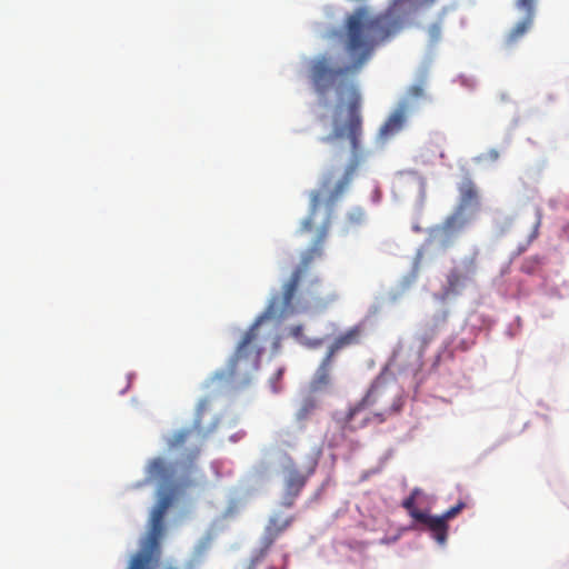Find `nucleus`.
Masks as SVG:
<instances>
[{
	"label": "nucleus",
	"instance_id": "6ab92c4d",
	"mask_svg": "<svg viewBox=\"0 0 569 569\" xmlns=\"http://www.w3.org/2000/svg\"><path fill=\"white\" fill-rule=\"evenodd\" d=\"M346 221L349 227H359L366 221V212L362 208H352L346 216Z\"/></svg>",
	"mask_w": 569,
	"mask_h": 569
},
{
	"label": "nucleus",
	"instance_id": "2eb2a0df",
	"mask_svg": "<svg viewBox=\"0 0 569 569\" xmlns=\"http://www.w3.org/2000/svg\"><path fill=\"white\" fill-rule=\"evenodd\" d=\"M321 281L320 279H315L310 282L307 291L310 295L311 300L317 307H326L327 305L333 302L337 299V295L335 292L327 293L325 296H320L318 292V288H320Z\"/></svg>",
	"mask_w": 569,
	"mask_h": 569
},
{
	"label": "nucleus",
	"instance_id": "6e6552de",
	"mask_svg": "<svg viewBox=\"0 0 569 569\" xmlns=\"http://www.w3.org/2000/svg\"><path fill=\"white\" fill-rule=\"evenodd\" d=\"M476 260L470 258L465 260L461 267L451 269L447 276L445 293L447 296L459 295L466 288L467 283L471 281L473 274L476 273Z\"/></svg>",
	"mask_w": 569,
	"mask_h": 569
},
{
	"label": "nucleus",
	"instance_id": "20e7f679",
	"mask_svg": "<svg viewBox=\"0 0 569 569\" xmlns=\"http://www.w3.org/2000/svg\"><path fill=\"white\" fill-rule=\"evenodd\" d=\"M199 450H194L190 455L188 463L176 462L169 463L163 458L157 457L149 461L147 472L151 480H157L163 483L171 482L177 473H181V479L176 483L174 488L163 490L160 492L156 505L153 506L149 521L147 533H164L166 531V515L174 503L176 490L186 489L196 483L192 475L197 471L194 459Z\"/></svg>",
	"mask_w": 569,
	"mask_h": 569
},
{
	"label": "nucleus",
	"instance_id": "cd10ccee",
	"mask_svg": "<svg viewBox=\"0 0 569 569\" xmlns=\"http://www.w3.org/2000/svg\"><path fill=\"white\" fill-rule=\"evenodd\" d=\"M282 373H283V370L279 369L278 372H277V379H281Z\"/></svg>",
	"mask_w": 569,
	"mask_h": 569
},
{
	"label": "nucleus",
	"instance_id": "5701e85b",
	"mask_svg": "<svg viewBox=\"0 0 569 569\" xmlns=\"http://www.w3.org/2000/svg\"><path fill=\"white\" fill-rule=\"evenodd\" d=\"M425 94V90L422 88V86L420 84H416V86H411L408 91H407V98L405 100H408L409 99H420L422 98Z\"/></svg>",
	"mask_w": 569,
	"mask_h": 569
},
{
	"label": "nucleus",
	"instance_id": "a211bd4d",
	"mask_svg": "<svg viewBox=\"0 0 569 569\" xmlns=\"http://www.w3.org/2000/svg\"><path fill=\"white\" fill-rule=\"evenodd\" d=\"M193 430L190 428L181 429L176 431L172 437L168 440V447L170 449H178L183 446L189 437L192 435Z\"/></svg>",
	"mask_w": 569,
	"mask_h": 569
},
{
	"label": "nucleus",
	"instance_id": "7ed1b4c3",
	"mask_svg": "<svg viewBox=\"0 0 569 569\" xmlns=\"http://www.w3.org/2000/svg\"><path fill=\"white\" fill-rule=\"evenodd\" d=\"M403 406L396 387L377 378L365 397L349 408L346 417L337 420L336 431H328L331 448L343 445L349 435L370 425H381L389 417L398 413Z\"/></svg>",
	"mask_w": 569,
	"mask_h": 569
},
{
	"label": "nucleus",
	"instance_id": "c85d7f7f",
	"mask_svg": "<svg viewBox=\"0 0 569 569\" xmlns=\"http://www.w3.org/2000/svg\"><path fill=\"white\" fill-rule=\"evenodd\" d=\"M272 390L273 392H278L279 391V388H277L274 385L272 386Z\"/></svg>",
	"mask_w": 569,
	"mask_h": 569
},
{
	"label": "nucleus",
	"instance_id": "ddd939ff",
	"mask_svg": "<svg viewBox=\"0 0 569 569\" xmlns=\"http://www.w3.org/2000/svg\"><path fill=\"white\" fill-rule=\"evenodd\" d=\"M332 365V359L325 356L322 359L317 372L311 381V389L313 391H321L330 385V369Z\"/></svg>",
	"mask_w": 569,
	"mask_h": 569
},
{
	"label": "nucleus",
	"instance_id": "9d476101",
	"mask_svg": "<svg viewBox=\"0 0 569 569\" xmlns=\"http://www.w3.org/2000/svg\"><path fill=\"white\" fill-rule=\"evenodd\" d=\"M308 476L297 468H290L284 478L283 505L291 507L306 486Z\"/></svg>",
	"mask_w": 569,
	"mask_h": 569
},
{
	"label": "nucleus",
	"instance_id": "f03ea898",
	"mask_svg": "<svg viewBox=\"0 0 569 569\" xmlns=\"http://www.w3.org/2000/svg\"><path fill=\"white\" fill-rule=\"evenodd\" d=\"M331 226L330 214L317 229L311 244L301 253L300 262L293 269L289 279L283 283L281 295L272 297L266 313L261 316L243 335L233 356L227 366L228 378L238 379L240 383H248L250 375L257 371L263 351V339L259 337V327L266 317H286L293 312V300L302 277L310 270L311 264L323 257L325 242Z\"/></svg>",
	"mask_w": 569,
	"mask_h": 569
},
{
	"label": "nucleus",
	"instance_id": "9b49d317",
	"mask_svg": "<svg viewBox=\"0 0 569 569\" xmlns=\"http://www.w3.org/2000/svg\"><path fill=\"white\" fill-rule=\"evenodd\" d=\"M459 202L455 208L467 212L469 207H479V191L470 177H466L459 184Z\"/></svg>",
	"mask_w": 569,
	"mask_h": 569
},
{
	"label": "nucleus",
	"instance_id": "4be33fe9",
	"mask_svg": "<svg viewBox=\"0 0 569 569\" xmlns=\"http://www.w3.org/2000/svg\"><path fill=\"white\" fill-rule=\"evenodd\" d=\"M537 0H516V7L526 13L525 17L535 19V6Z\"/></svg>",
	"mask_w": 569,
	"mask_h": 569
},
{
	"label": "nucleus",
	"instance_id": "dca6fc26",
	"mask_svg": "<svg viewBox=\"0 0 569 569\" xmlns=\"http://www.w3.org/2000/svg\"><path fill=\"white\" fill-rule=\"evenodd\" d=\"M293 521V517L283 512H274L268 522V533H280L287 530Z\"/></svg>",
	"mask_w": 569,
	"mask_h": 569
},
{
	"label": "nucleus",
	"instance_id": "0eeeda50",
	"mask_svg": "<svg viewBox=\"0 0 569 569\" xmlns=\"http://www.w3.org/2000/svg\"><path fill=\"white\" fill-rule=\"evenodd\" d=\"M162 536H146L138 552L132 557L128 569H156L161 557L160 538Z\"/></svg>",
	"mask_w": 569,
	"mask_h": 569
},
{
	"label": "nucleus",
	"instance_id": "423d86ee",
	"mask_svg": "<svg viewBox=\"0 0 569 569\" xmlns=\"http://www.w3.org/2000/svg\"><path fill=\"white\" fill-rule=\"evenodd\" d=\"M470 221L471 217L467 212L462 211L461 208H455L442 223L430 230L429 237L438 242L441 248L447 249L453 244L456 238L468 227Z\"/></svg>",
	"mask_w": 569,
	"mask_h": 569
},
{
	"label": "nucleus",
	"instance_id": "393cba45",
	"mask_svg": "<svg viewBox=\"0 0 569 569\" xmlns=\"http://www.w3.org/2000/svg\"><path fill=\"white\" fill-rule=\"evenodd\" d=\"M537 264V261L535 260H527L523 262L521 270L526 273H532L535 271V267Z\"/></svg>",
	"mask_w": 569,
	"mask_h": 569
},
{
	"label": "nucleus",
	"instance_id": "f3484780",
	"mask_svg": "<svg viewBox=\"0 0 569 569\" xmlns=\"http://www.w3.org/2000/svg\"><path fill=\"white\" fill-rule=\"evenodd\" d=\"M318 403L316 399L308 397L302 400L299 409L296 412V420L299 423H305L317 410Z\"/></svg>",
	"mask_w": 569,
	"mask_h": 569
},
{
	"label": "nucleus",
	"instance_id": "aec40b11",
	"mask_svg": "<svg viewBox=\"0 0 569 569\" xmlns=\"http://www.w3.org/2000/svg\"><path fill=\"white\" fill-rule=\"evenodd\" d=\"M290 335L296 338L297 340H299L300 342L307 345L308 347H312V348H317L319 346H321L322 343V340L321 339H316V340H305V337H303V326L301 325H297V326H293L290 328Z\"/></svg>",
	"mask_w": 569,
	"mask_h": 569
},
{
	"label": "nucleus",
	"instance_id": "39448f33",
	"mask_svg": "<svg viewBox=\"0 0 569 569\" xmlns=\"http://www.w3.org/2000/svg\"><path fill=\"white\" fill-rule=\"evenodd\" d=\"M421 495L422 490L420 488H413L409 497L402 501V507L420 529L429 530L432 533H447L449 529L448 521L460 513L466 508V503L459 501L441 516H432L429 510H421L417 507L418 498Z\"/></svg>",
	"mask_w": 569,
	"mask_h": 569
},
{
	"label": "nucleus",
	"instance_id": "4468645a",
	"mask_svg": "<svg viewBox=\"0 0 569 569\" xmlns=\"http://www.w3.org/2000/svg\"><path fill=\"white\" fill-rule=\"evenodd\" d=\"M533 20L530 17H523L518 21L506 34L505 42L507 46H513L521 40L531 29Z\"/></svg>",
	"mask_w": 569,
	"mask_h": 569
},
{
	"label": "nucleus",
	"instance_id": "1a4fd4ad",
	"mask_svg": "<svg viewBox=\"0 0 569 569\" xmlns=\"http://www.w3.org/2000/svg\"><path fill=\"white\" fill-rule=\"evenodd\" d=\"M412 109V104L408 100H401L397 108L391 112L385 123L379 130V137L382 140H388L395 134L399 133L406 123L407 116Z\"/></svg>",
	"mask_w": 569,
	"mask_h": 569
},
{
	"label": "nucleus",
	"instance_id": "b1692460",
	"mask_svg": "<svg viewBox=\"0 0 569 569\" xmlns=\"http://www.w3.org/2000/svg\"><path fill=\"white\" fill-rule=\"evenodd\" d=\"M271 542H272V541H271V540H269V541H268V543L266 545V547H264V548H262V549L259 551V553H258V555H256V556L252 558V560H251V566H250V568H249V569H253V568H254V567L260 562V560L264 558V556L267 555V551H268L269 546L271 545Z\"/></svg>",
	"mask_w": 569,
	"mask_h": 569
},
{
	"label": "nucleus",
	"instance_id": "f257e3e1",
	"mask_svg": "<svg viewBox=\"0 0 569 569\" xmlns=\"http://www.w3.org/2000/svg\"><path fill=\"white\" fill-rule=\"evenodd\" d=\"M378 31V20L370 18L366 9L359 8L346 19L345 47L351 62L345 66L335 64L332 57L327 53L309 62V79L317 94L326 97L331 89H335L338 98L332 132L320 138V141L333 143L337 140L347 139L352 157L341 178L336 179L335 171L329 170L322 177L321 190L311 192L310 211L301 222V232H310L316 224L321 191L328 194L327 200L332 206L346 192L361 163V96L349 78L356 74L370 58Z\"/></svg>",
	"mask_w": 569,
	"mask_h": 569
},
{
	"label": "nucleus",
	"instance_id": "bb28decb",
	"mask_svg": "<svg viewBox=\"0 0 569 569\" xmlns=\"http://www.w3.org/2000/svg\"><path fill=\"white\" fill-rule=\"evenodd\" d=\"M436 539H437V542L440 545V546H443L446 543V540H447V537L448 536H435Z\"/></svg>",
	"mask_w": 569,
	"mask_h": 569
},
{
	"label": "nucleus",
	"instance_id": "a878e982",
	"mask_svg": "<svg viewBox=\"0 0 569 569\" xmlns=\"http://www.w3.org/2000/svg\"><path fill=\"white\" fill-rule=\"evenodd\" d=\"M488 158L492 161H496L499 158V152L495 149H491L487 153Z\"/></svg>",
	"mask_w": 569,
	"mask_h": 569
},
{
	"label": "nucleus",
	"instance_id": "f8f14e48",
	"mask_svg": "<svg viewBox=\"0 0 569 569\" xmlns=\"http://www.w3.org/2000/svg\"><path fill=\"white\" fill-rule=\"evenodd\" d=\"M362 328L355 326L348 329L342 335L338 336L333 342L329 346L326 356L333 360L335 356L345 348L357 345L360 341Z\"/></svg>",
	"mask_w": 569,
	"mask_h": 569
},
{
	"label": "nucleus",
	"instance_id": "412c9836",
	"mask_svg": "<svg viewBox=\"0 0 569 569\" xmlns=\"http://www.w3.org/2000/svg\"><path fill=\"white\" fill-rule=\"evenodd\" d=\"M211 399L210 398H204V399H201L197 406V412H196V420H194V427L200 429L201 428V423H202V419L204 417V415L209 411H211Z\"/></svg>",
	"mask_w": 569,
	"mask_h": 569
}]
</instances>
